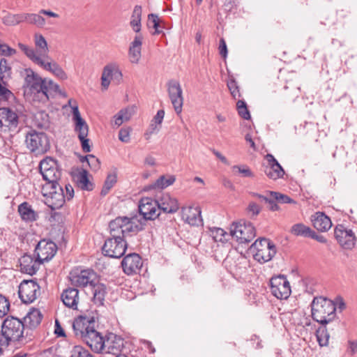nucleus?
I'll return each mask as SVG.
<instances>
[{
  "mask_svg": "<svg viewBox=\"0 0 357 357\" xmlns=\"http://www.w3.org/2000/svg\"><path fill=\"white\" fill-rule=\"evenodd\" d=\"M111 238L105 241L102 248L104 255L111 258H120L127 248L123 240L126 235L135 234L143 229L142 224L137 217H118L109 225Z\"/></svg>",
  "mask_w": 357,
  "mask_h": 357,
  "instance_id": "nucleus-1",
  "label": "nucleus"
},
{
  "mask_svg": "<svg viewBox=\"0 0 357 357\" xmlns=\"http://www.w3.org/2000/svg\"><path fill=\"white\" fill-rule=\"evenodd\" d=\"M21 75L24 79V95L30 100L45 102L50 96L59 91L58 84L52 79L41 77L31 68H25Z\"/></svg>",
  "mask_w": 357,
  "mask_h": 357,
  "instance_id": "nucleus-2",
  "label": "nucleus"
},
{
  "mask_svg": "<svg viewBox=\"0 0 357 357\" xmlns=\"http://www.w3.org/2000/svg\"><path fill=\"white\" fill-rule=\"evenodd\" d=\"M310 307L312 319L320 325H328L336 317V303L326 297H314Z\"/></svg>",
  "mask_w": 357,
  "mask_h": 357,
  "instance_id": "nucleus-3",
  "label": "nucleus"
},
{
  "mask_svg": "<svg viewBox=\"0 0 357 357\" xmlns=\"http://www.w3.org/2000/svg\"><path fill=\"white\" fill-rule=\"evenodd\" d=\"M275 244L269 238H258L248 249L247 254H251L255 260L263 264L271 261L276 255Z\"/></svg>",
  "mask_w": 357,
  "mask_h": 357,
  "instance_id": "nucleus-4",
  "label": "nucleus"
},
{
  "mask_svg": "<svg viewBox=\"0 0 357 357\" xmlns=\"http://www.w3.org/2000/svg\"><path fill=\"white\" fill-rule=\"evenodd\" d=\"M33 42L35 48L20 43H18V47L33 63L38 64V61H43L50 57L49 47L46 39L40 33H34Z\"/></svg>",
  "mask_w": 357,
  "mask_h": 357,
  "instance_id": "nucleus-5",
  "label": "nucleus"
},
{
  "mask_svg": "<svg viewBox=\"0 0 357 357\" xmlns=\"http://www.w3.org/2000/svg\"><path fill=\"white\" fill-rule=\"evenodd\" d=\"M24 330V324L20 319L13 316L6 317L2 323L0 333L3 344L8 346L10 342L21 340Z\"/></svg>",
  "mask_w": 357,
  "mask_h": 357,
  "instance_id": "nucleus-6",
  "label": "nucleus"
},
{
  "mask_svg": "<svg viewBox=\"0 0 357 357\" xmlns=\"http://www.w3.org/2000/svg\"><path fill=\"white\" fill-rule=\"evenodd\" d=\"M39 168L43 179L46 181L45 188H49L52 184H59L58 181L60 180L61 172L56 160L46 158L40 161Z\"/></svg>",
  "mask_w": 357,
  "mask_h": 357,
  "instance_id": "nucleus-7",
  "label": "nucleus"
},
{
  "mask_svg": "<svg viewBox=\"0 0 357 357\" xmlns=\"http://www.w3.org/2000/svg\"><path fill=\"white\" fill-rule=\"evenodd\" d=\"M269 287L272 295L278 299H287L291 293L290 283L285 275L272 276L269 280Z\"/></svg>",
  "mask_w": 357,
  "mask_h": 357,
  "instance_id": "nucleus-8",
  "label": "nucleus"
},
{
  "mask_svg": "<svg viewBox=\"0 0 357 357\" xmlns=\"http://www.w3.org/2000/svg\"><path fill=\"white\" fill-rule=\"evenodd\" d=\"M26 147L36 153H43L50 149L47 136L43 132L31 130L26 135Z\"/></svg>",
  "mask_w": 357,
  "mask_h": 357,
  "instance_id": "nucleus-9",
  "label": "nucleus"
},
{
  "mask_svg": "<svg viewBox=\"0 0 357 357\" xmlns=\"http://www.w3.org/2000/svg\"><path fill=\"white\" fill-rule=\"evenodd\" d=\"M334 237L340 247L344 250H352L356 242L354 232L347 229L342 224L337 225L334 229Z\"/></svg>",
  "mask_w": 357,
  "mask_h": 357,
  "instance_id": "nucleus-10",
  "label": "nucleus"
},
{
  "mask_svg": "<svg viewBox=\"0 0 357 357\" xmlns=\"http://www.w3.org/2000/svg\"><path fill=\"white\" fill-rule=\"evenodd\" d=\"M40 293V287L33 280H23L19 285L18 294L21 301L26 304L33 303Z\"/></svg>",
  "mask_w": 357,
  "mask_h": 357,
  "instance_id": "nucleus-11",
  "label": "nucleus"
},
{
  "mask_svg": "<svg viewBox=\"0 0 357 357\" xmlns=\"http://www.w3.org/2000/svg\"><path fill=\"white\" fill-rule=\"evenodd\" d=\"M167 91L175 112L180 114L183 105V90L178 81L169 80L167 83Z\"/></svg>",
  "mask_w": 357,
  "mask_h": 357,
  "instance_id": "nucleus-12",
  "label": "nucleus"
},
{
  "mask_svg": "<svg viewBox=\"0 0 357 357\" xmlns=\"http://www.w3.org/2000/svg\"><path fill=\"white\" fill-rule=\"evenodd\" d=\"M19 124L18 114L6 107L0 108V130L2 131L15 130Z\"/></svg>",
  "mask_w": 357,
  "mask_h": 357,
  "instance_id": "nucleus-13",
  "label": "nucleus"
},
{
  "mask_svg": "<svg viewBox=\"0 0 357 357\" xmlns=\"http://www.w3.org/2000/svg\"><path fill=\"white\" fill-rule=\"evenodd\" d=\"M124 347V340L114 333H109L105 335L102 351L100 353L120 356Z\"/></svg>",
  "mask_w": 357,
  "mask_h": 357,
  "instance_id": "nucleus-14",
  "label": "nucleus"
},
{
  "mask_svg": "<svg viewBox=\"0 0 357 357\" xmlns=\"http://www.w3.org/2000/svg\"><path fill=\"white\" fill-rule=\"evenodd\" d=\"M56 251V245L53 241L45 239L40 241L35 248L36 257L42 263L52 259Z\"/></svg>",
  "mask_w": 357,
  "mask_h": 357,
  "instance_id": "nucleus-15",
  "label": "nucleus"
},
{
  "mask_svg": "<svg viewBox=\"0 0 357 357\" xmlns=\"http://www.w3.org/2000/svg\"><path fill=\"white\" fill-rule=\"evenodd\" d=\"M139 213L145 220H155L160 215V210L156 199L149 197L142 198L139 204Z\"/></svg>",
  "mask_w": 357,
  "mask_h": 357,
  "instance_id": "nucleus-16",
  "label": "nucleus"
},
{
  "mask_svg": "<svg viewBox=\"0 0 357 357\" xmlns=\"http://www.w3.org/2000/svg\"><path fill=\"white\" fill-rule=\"evenodd\" d=\"M70 280L72 284L77 287H84L87 285L92 287L97 282V275L92 270H82L78 273H71Z\"/></svg>",
  "mask_w": 357,
  "mask_h": 357,
  "instance_id": "nucleus-17",
  "label": "nucleus"
},
{
  "mask_svg": "<svg viewBox=\"0 0 357 357\" xmlns=\"http://www.w3.org/2000/svg\"><path fill=\"white\" fill-rule=\"evenodd\" d=\"M122 73L116 63L107 64L102 70L101 75V85L104 89H107L111 80L115 79L119 82L122 79Z\"/></svg>",
  "mask_w": 357,
  "mask_h": 357,
  "instance_id": "nucleus-18",
  "label": "nucleus"
},
{
  "mask_svg": "<svg viewBox=\"0 0 357 357\" xmlns=\"http://www.w3.org/2000/svg\"><path fill=\"white\" fill-rule=\"evenodd\" d=\"M142 265V258L136 253L126 255L121 261L123 271L128 275L139 273Z\"/></svg>",
  "mask_w": 357,
  "mask_h": 357,
  "instance_id": "nucleus-19",
  "label": "nucleus"
},
{
  "mask_svg": "<svg viewBox=\"0 0 357 357\" xmlns=\"http://www.w3.org/2000/svg\"><path fill=\"white\" fill-rule=\"evenodd\" d=\"M53 185L49 188H45L50 190L48 202L50 203L49 206L54 210L61 208L66 202L64 189L60 184H52Z\"/></svg>",
  "mask_w": 357,
  "mask_h": 357,
  "instance_id": "nucleus-20",
  "label": "nucleus"
},
{
  "mask_svg": "<svg viewBox=\"0 0 357 357\" xmlns=\"http://www.w3.org/2000/svg\"><path fill=\"white\" fill-rule=\"evenodd\" d=\"M156 202L160 211L167 213H174L179 208L178 200L169 193H162L157 196Z\"/></svg>",
  "mask_w": 357,
  "mask_h": 357,
  "instance_id": "nucleus-21",
  "label": "nucleus"
},
{
  "mask_svg": "<svg viewBox=\"0 0 357 357\" xmlns=\"http://www.w3.org/2000/svg\"><path fill=\"white\" fill-rule=\"evenodd\" d=\"M245 220L233 222L230 227V235L238 243L236 250L243 255V244L245 243Z\"/></svg>",
  "mask_w": 357,
  "mask_h": 357,
  "instance_id": "nucleus-22",
  "label": "nucleus"
},
{
  "mask_svg": "<svg viewBox=\"0 0 357 357\" xmlns=\"http://www.w3.org/2000/svg\"><path fill=\"white\" fill-rule=\"evenodd\" d=\"M105 337V336L102 335V334L94 328L93 330H90V332L86 333L83 341L86 342L92 351L100 354L102 351Z\"/></svg>",
  "mask_w": 357,
  "mask_h": 357,
  "instance_id": "nucleus-23",
  "label": "nucleus"
},
{
  "mask_svg": "<svg viewBox=\"0 0 357 357\" xmlns=\"http://www.w3.org/2000/svg\"><path fill=\"white\" fill-rule=\"evenodd\" d=\"M95 321L86 317L80 316L75 319L73 324V331L76 336H79L82 340L87 332L94 328Z\"/></svg>",
  "mask_w": 357,
  "mask_h": 357,
  "instance_id": "nucleus-24",
  "label": "nucleus"
},
{
  "mask_svg": "<svg viewBox=\"0 0 357 357\" xmlns=\"http://www.w3.org/2000/svg\"><path fill=\"white\" fill-rule=\"evenodd\" d=\"M181 218L192 226H198L202 222L199 207L185 206L181 208Z\"/></svg>",
  "mask_w": 357,
  "mask_h": 357,
  "instance_id": "nucleus-25",
  "label": "nucleus"
},
{
  "mask_svg": "<svg viewBox=\"0 0 357 357\" xmlns=\"http://www.w3.org/2000/svg\"><path fill=\"white\" fill-rule=\"evenodd\" d=\"M39 63L36 64L43 69L52 73L54 76L61 80H65L68 78L67 74L62 69V68L50 56L43 61H38Z\"/></svg>",
  "mask_w": 357,
  "mask_h": 357,
  "instance_id": "nucleus-26",
  "label": "nucleus"
},
{
  "mask_svg": "<svg viewBox=\"0 0 357 357\" xmlns=\"http://www.w3.org/2000/svg\"><path fill=\"white\" fill-rule=\"evenodd\" d=\"M42 262L38 259H34L31 255H24L20 259L21 271L23 273L33 275L38 270Z\"/></svg>",
  "mask_w": 357,
  "mask_h": 357,
  "instance_id": "nucleus-27",
  "label": "nucleus"
},
{
  "mask_svg": "<svg viewBox=\"0 0 357 357\" xmlns=\"http://www.w3.org/2000/svg\"><path fill=\"white\" fill-rule=\"evenodd\" d=\"M313 227L321 232L328 231L332 227V222L329 216L323 211H317L311 216Z\"/></svg>",
  "mask_w": 357,
  "mask_h": 357,
  "instance_id": "nucleus-28",
  "label": "nucleus"
},
{
  "mask_svg": "<svg viewBox=\"0 0 357 357\" xmlns=\"http://www.w3.org/2000/svg\"><path fill=\"white\" fill-rule=\"evenodd\" d=\"M73 119L75 121V130L78 135L79 139H84V137L88 136L89 126L79 113L78 106L75 105L72 106Z\"/></svg>",
  "mask_w": 357,
  "mask_h": 357,
  "instance_id": "nucleus-29",
  "label": "nucleus"
},
{
  "mask_svg": "<svg viewBox=\"0 0 357 357\" xmlns=\"http://www.w3.org/2000/svg\"><path fill=\"white\" fill-rule=\"evenodd\" d=\"M143 36L141 34H137L132 42L130 43L128 50L129 61L132 63H139L142 56V45Z\"/></svg>",
  "mask_w": 357,
  "mask_h": 357,
  "instance_id": "nucleus-30",
  "label": "nucleus"
},
{
  "mask_svg": "<svg viewBox=\"0 0 357 357\" xmlns=\"http://www.w3.org/2000/svg\"><path fill=\"white\" fill-rule=\"evenodd\" d=\"M61 300L63 304L73 310L77 309V305L79 303V291L75 288H68L61 294Z\"/></svg>",
  "mask_w": 357,
  "mask_h": 357,
  "instance_id": "nucleus-31",
  "label": "nucleus"
},
{
  "mask_svg": "<svg viewBox=\"0 0 357 357\" xmlns=\"http://www.w3.org/2000/svg\"><path fill=\"white\" fill-rule=\"evenodd\" d=\"M164 116V110L160 109L158 111L157 114L152 119L148 129L144 133V137L146 140H149L153 134H156L160 131Z\"/></svg>",
  "mask_w": 357,
  "mask_h": 357,
  "instance_id": "nucleus-32",
  "label": "nucleus"
},
{
  "mask_svg": "<svg viewBox=\"0 0 357 357\" xmlns=\"http://www.w3.org/2000/svg\"><path fill=\"white\" fill-rule=\"evenodd\" d=\"M18 213L22 220L26 222H32L38 220V214L32 206L26 202L20 204L18 206Z\"/></svg>",
  "mask_w": 357,
  "mask_h": 357,
  "instance_id": "nucleus-33",
  "label": "nucleus"
},
{
  "mask_svg": "<svg viewBox=\"0 0 357 357\" xmlns=\"http://www.w3.org/2000/svg\"><path fill=\"white\" fill-rule=\"evenodd\" d=\"M43 315L40 311L38 309L33 308L24 317V321L25 327L33 328L37 327L41 322Z\"/></svg>",
  "mask_w": 357,
  "mask_h": 357,
  "instance_id": "nucleus-34",
  "label": "nucleus"
},
{
  "mask_svg": "<svg viewBox=\"0 0 357 357\" xmlns=\"http://www.w3.org/2000/svg\"><path fill=\"white\" fill-rule=\"evenodd\" d=\"M136 112V107L129 106L128 107L123 108L121 109L114 116V123L117 127L122 125L124 122L129 121L131 117Z\"/></svg>",
  "mask_w": 357,
  "mask_h": 357,
  "instance_id": "nucleus-35",
  "label": "nucleus"
},
{
  "mask_svg": "<svg viewBox=\"0 0 357 357\" xmlns=\"http://www.w3.org/2000/svg\"><path fill=\"white\" fill-rule=\"evenodd\" d=\"M142 8L141 6L136 5L130 16V26L133 31L139 33L142 29Z\"/></svg>",
  "mask_w": 357,
  "mask_h": 357,
  "instance_id": "nucleus-36",
  "label": "nucleus"
},
{
  "mask_svg": "<svg viewBox=\"0 0 357 357\" xmlns=\"http://www.w3.org/2000/svg\"><path fill=\"white\" fill-rule=\"evenodd\" d=\"M92 287L93 293V301L94 303L98 305H102L107 293L105 285L101 283H97L96 282Z\"/></svg>",
  "mask_w": 357,
  "mask_h": 357,
  "instance_id": "nucleus-37",
  "label": "nucleus"
},
{
  "mask_svg": "<svg viewBox=\"0 0 357 357\" xmlns=\"http://www.w3.org/2000/svg\"><path fill=\"white\" fill-rule=\"evenodd\" d=\"M326 326L327 325H320L314 332L318 344L321 347L328 345L330 334Z\"/></svg>",
  "mask_w": 357,
  "mask_h": 357,
  "instance_id": "nucleus-38",
  "label": "nucleus"
},
{
  "mask_svg": "<svg viewBox=\"0 0 357 357\" xmlns=\"http://www.w3.org/2000/svg\"><path fill=\"white\" fill-rule=\"evenodd\" d=\"M290 232L296 236L310 238L313 229L310 227L305 225L303 223H296L291 227Z\"/></svg>",
  "mask_w": 357,
  "mask_h": 357,
  "instance_id": "nucleus-39",
  "label": "nucleus"
},
{
  "mask_svg": "<svg viewBox=\"0 0 357 357\" xmlns=\"http://www.w3.org/2000/svg\"><path fill=\"white\" fill-rule=\"evenodd\" d=\"M77 183L82 190H91L92 183L88 178V172L84 169H80L75 175Z\"/></svg>",
  "mask_w": 357,
  "mask_h": 357,
  "instance_id": "nucleus-40",
  "label": "nucleus"
},
{
  "mask_svg": "<svg viewBox=\"0 0 357 357\" xmlns=\"http://www.w3.org/2000/svg\"><path fill=\"white\" fill-rule=\"evenodd\" d=\"M176 181L174 175H162L160 176L151 185L153 189H164L172 185Z\"/></svg>",
  "mask_w": 357,
  "mask_h": 357,
  "instance_id": "nucleus-41",
  "label": "nucleus"
},
{
  "mask_svg": "<svg viewBox=\"0 0 357 357\" xmlns=\"http://www.w3.org/2000/svg\"><path fill=\"white\" fill-rule=\"evenodd\" d=\"M280 169L276 168L274 165L271 167H264V172L268 178L272 180H277L283 178L285 172L282 165L279 167Z\"/></svg>",
  "mask_w": 357,
  "mask_h": 357,
  "instance_id": "nucleus-42",
  "label": "nucleus"
},
{
  "mask_svg": "<svg viewBox=\"0 0 357 357\" xmlns=\"http://www.w3.org/2000/svg\"><path fill=\"white\" fill-rule=\"evenodd\" d=\"M117 181V175L116 171L108 174L105 181L104 183L103 187L101 190V195H106L109 191L113 188L114 184Z\"/></svg>",
  "mask_w": 357,
  "mask_h": 357,
  "instance_id": "nucleus-43",
  "label": "nucleus"
},
{
  "mask_svg": "<svg viewBox=\"0 0 357 357\" xmlns=\"http://www.w3.org/2000/svg\"><path fill=\"white\" fill-rule=\"evenodd\" d=\"M266 192L270 196H273L277 204H296V202L287 195L271 190H268Z\"/></svg>",
  "mask_w": 357,
  "mask_h": 357,
  "instance_id": "nucleus-44",
  "label": "nucleus"
},
{
  "mask_svg": "<svg viewBox=\"0 0 357 357\" xmlns=\"http://www.w3.org/2000/svg\"><path fill=\"white\" fill-rule=\"evenodd\" d=\"M210 236L215 242L224 243L227 241V233L220 227H213L210 229Z\"/></svg>",
  "mask_w": 357,
  "mask_h": 357,
  "instance_id": "nucleus-45",
  "label": "nucleus"
},
{
  "mask_svg": "<svg viewBox=\"0 0 357 357\" xmlns=\"http://www.w3.org/2000/svg\"><path fill=\"white\" fill-rule=\"evenodd\" d=\"M81 162H87L92 171L96 172L100 168V162L95 155H88L80 159Z\"/></svg>",
  "mask_w": 357,
  "mask_h": 357,
  "instance_id": "nucleus-46",
  "label": "nucleus"
},
{
  "mask_svg": "<svg viewBox=\"0 0 357 357\" xmlns=\"http://www.w3.org/2000/svg\"><path fill=\"white\" fill-rule=\"evenodd\" d=\"M70 357H93L88 349L81 345H75L70 350Z\"/></svg>",
  "mask_w": 357,
  "mask_h": 357,
  "instance_id": "nucleus-47",
  "label": "nucleus"
},
{
  "mask_svg": "<svg viewBox=\"0 0 357 357\" xmlns=\"http://www.w3.org/2000/svg\"><path fill=\"white\" fill-rule=\"evenodd\" d=\"M3 22L7 26H15L22 23L21 13L8 14L3 17Z\"/></svg>",
  "mask_w": 357,
  "mask_h": 357,
  "instance_id": "nucleus-48",
  "label": "nucleus"
},
{
  "mask_svg": "<svg viewBox=\"0 0 357 357\" xmlns=\"http://www.w3.org/2000/svg\"><path fill=\"white\" fill-rule=\"evenodd\" d=\"M289 87L284 86L281 89V96L288 100H295L298 97V89L294 88L291 91L289 90Z\"/></svg>",
  "mask_w": 357,
  "mask_h": 357,
  "instance_id": "nucleus-49",
  "label": "nucleus"
},
{
  "mask_svg": "<svg viewBox=\"0 0 357 357\" xmlns=\"http://www.w3.org/2000/svg\"><path fill=\"white\" fill-rule=\"evenodd\" d=\"M41 15L40 12L38 13H31L29 24L38 27H43L45 25V20Z\"/></svg>",
  "mask_w": 357,
  "mask_h": 357,
  "instance_id": "nucleus-50",
  "label": "nucleus"
},
{
  "mask_svg": "<svg viewBox=\"0 0 357 357\" xmlns=\"http://www.w3.org/2000/svg\"><path fill=\"white\" fill-rule=\"evenodd\" d=\"M10 307V305L8 299L2 294H0V318L3 317L8 313Z\"/></svg>",
  "mask_w": 357,
  "mask_h": 357,
  "instance_id": "nucleus-51",
  "label": "nucleus"
},
{
  "mask_svg": "<svg viewBox=\"0 0 357 357\" xmlns=\"http://www.w3.org/2000/svg\"><path fill=\"white\" fill-rule=\"evenodd\" d=\"M263 202L268 204V208L271 211H278L280 210V208L277 204L276 201H275L273 196H265Z\"/></svg>",
  "mask_w": 357,
  "mask_h": 357,
  "instance_id": "nucleus-52",
  "label": "nucleus"
},
{
  "mask_svg": "<svg viewBox=\"0 0 357 357\" xmlns=\"http://www.w3.org/2000/svg\"><path fill=\"white\" fill-rule=\"evenodd\" d=\"M131 132L130 128H123L119 130V139L124 143H128L130 140V134Z\"/></svg>",
  "mask_w": 357,
  "mask_h": 357,
  "instance_id": "nucleus-53",
  "label": "nucleus"
},
{
  "mask_svg": "<svg viewBox=\"0 0 357 357\" xmlns=\"http://www.w3.org/2000/svg\"><path fill=\"white\" fill-rule=\"evenodd\" d=\"M261 211V207L254 202H250L247 206V211L252 213V218L259 215Z\"/></svg>",
  "mask_w": 357,
  "mask_h": 357,
  "instance_id": "nucleus-54",
  "label": "nucleus"
},
{
  "mask_svg": "<svg viewBox=\"0 0 357 357\" xmlns=\"http://www.w3.org/2000/svg\"><path fill=\"white\" fill-rule=\"evenodd\" d=\"M256 229L251 222H247V244L256 236Z\"/></svg>",
  "mask_w": 357,
  "mask_h": 357,
  "instance_id": "nucleus-55",
  "label": "nucleus"
},
{
  "mask_svg": "<svg viewBox=\"0 0 357 357\" xmlns=\"http://www.w3.org/2000/svg\"><path fill=\"white\" fill-rule=\"evenodd\" d=\"M218 52L220 55L225 59L227 56L228 50L225 40L221 38L219 41Z\"/></svg>",
  "mask_w": 357,
  "mask_h": 357,
  "instance_id": "nucleus-56",
  "label": "nucleus"
},
{
  "mask_svg": "<svg viewBox=\"0 0 357 357\" xmlns=\"http://www.w3.org/2000/svg\"><path fill=\"white\" fill-rule=\"evenodd\" d=\"M16 51L8 45L0 42V54L4 56H11L15 54Z\"/></svg>",
  "mask_w": 357,
  "mask_h": 357,
  "instance_id": "nucleus-57",
  "label": "nucleus"
},
{
  "mask_svg": "<svg viewBox=\"0 0 357 357\" xmlns=\"http://www.w3.org/2000/svg\"><path fill=\"white\" fill-rule=\"evenodd\" d=\"M236 109L239 116L245 119V102L243 99H239L236 102Z\"/></svg>",
  "mask_w": 357,
  "mask_h": 357,
  "instance_id": "nucleus-58",
  "label": "nucleus"
},
{
  "mask_svg": "<svg viewBox=\"0 0 357 357\" xmlns=\"http://www.w3.org/2000/svg\"><path fill=\"white\" fill-rule=\"evenodd\" d=\"M264 158L268 162V165H266L265 167H271V166L274 165L276 168L280 169L279 167H280V164L279 163V162L277 160V159L274 157V155L273 154L267 153L264 156Z\"/></svg>",
  "mask_w": 357,
  "mask_h": 357,
  "instance_id": "nucleus-59",
  "label": "nucleus"
},
{
  "mask_svg": "<svg viewBox=\"0 0 357 357\" xmlns=\"http://www.w3.org/2000/svg\"><path fill=\"white\" fill-rule=\"evenodd\" d=\"M334 302L336 303V308L337 307L340 312L343 311L346 309L347 305L343 298L341 296L335 297Z\"/></svg>",
  "mask_w": 357,
  "mask_h": 357,
  "instance_id": "nucleus-60",
  "label": "nucleus"
},
{
  "mask_svg": "<svg viewBox=\"0 0 357 357\" xmlns=\"http://www.w3.org/2000/svg\"><path fill=\"white\" fill-rule=\"evenodd\" d=\"M38 116H40L42 119H43V122L42 123H39L38 124V126L40 127V128H46L48 126V123H49V121H48V115L45 113V112H38L37 114V116H36V118Z\"/></svg>",
  "mask_w": 357,
  "mask_h": 357,
  "instance_id": "nucleus-61",
  "label": "nucleus"
},
{
  "mask_svg": "<svg viewBox=\"0 0 357 357\" xmlns=\"http://www.w3.org/2000/svg\"><path fill=\"white\" fill-rule=\"evenodd\" d=\"M64 195H65L66 200H70L73 197L74 190L71 185H70V184L65 185Z\"/></svg>",
  "mask_w": 357,
  "mask_h": 357,
  "instance_id": "nucleus-62",
  "label": "nucleus"
},
{
  "mask_svg": "<svg viewBox=\"0 0 357 357\" xmlns=\"http://www.w3.org/2000/svg\"><path fill=\"white\" fill-rule=\"evenodd\" d=\"M13 93L12 92L7 89L6 88L3 87L1 84H0V96H1L3 98H5L6 100H8L9 98H10L12 96H13Z\"/></svg>",
  "mask_w": 357,
  "mask_h": 357,
  "instance_id": "nucleus-63",
  "label": "nucleus"
},
{
  "mask_svg": "<svg viewBox=\"0 0 357 357\" xmlns=\"http://www.w3.org/2000/svg\"><path fill=\"white\" fill-rule=\"evenodd\" d=\"M81 144H82V149L84 152H90L91 151V147L89 145V139L87 138V137H84V139H79Z\"/></svg>",
  "mask_w": 357,
  "mask_h": 357,
  "instance_id": "nucleus-64",
  "label": "nucleus"
}]
</instances>
